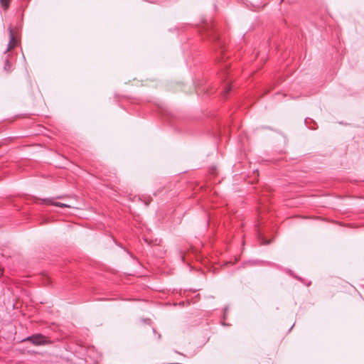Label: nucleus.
Instances as JSON below:
<instances>
[{"label":"nucleus","mask_w":364,"mask_h":364,"mask_svg":"<svg viewBox=\"0 0 364 364\" xmlns=\"http://www.w3.org/2000/svg\"><path fill=\"white\" fill-rule=\"evenodd\" d=\"M230 90H231V87H230L229 83H227L223 88V95L224 96H226Z\"/></svg>","instance_id":"4"},{"label":"nucleus","mask_w":364,"mask_h":364,"mask_svg":"<svg viewBox=\"0 0 364 364\" xmlns=\"http://www.w3.org/2000/svg\"><path fill=\"white\" fill-rule=\"evenodd\" d=\"M2 274H3V272H2V270L0 269V275H2Z\"/></svg>","instance_id":"6"},{"label":"nucleus","mask_w":364,"mask_h":364,"mask_svg":"<svg viewBox=\"0 0 364 364\" xmlns=\"http://www.w3.org/2000/svg\"><path fill=\"white\" fill-rule=\"evenodd\" d=\"M0 3L5 9L9 7V0H0Z\"/></svg>","instance_id":"5"},{"label":"nucleus","mask_w":364,"mask_h":364,"mask_svg":"<svg viewBox=\"0 0 364 364\" xmlns=\"http://www.w3.org/2000/svg\"><path fill=\"white\" fill-rule=\"evenodd\" d=\"M23 341H30L35 346L46 345L49 343V339L41 333H37L27 337Z\"/></svg>","instance_id":"1"},{"label":"nucleus","mask_w":364,"mask_h":364,"mask_svg":"<svg viewBox=\"0 0 364 364\" xmlns=\"http://www.w3.org/2000/svg\"><path fill=\"white\" fill-rule=\"evenodd\" d=\"M9 37H10V39H9V44H8V48L6 50V52H7V51L11 50L12 48H14V47H16V44H17V42L16 41L14 36L12 28L9 27Z\"/></svg>","instance_id":"3"},{"label":"nucleus","mask_w":364,"mask_h":364,"mask_svg":"<svg viewBox=\"0 0 364 364\" xmlns=\"http://www.w3.org/2000/svg\"><path fill=\"white\" fill-rule=\"evenodd\" d=\"M55 198H62V196H58Z\"/></svg>","instance_id":"7"},{"label":"nucleus","mask_w":364,"mask_h":364,"mask_svg":"<svg viewBox=\"0 0 364 364\" xmlns=\"http://www.w3.org/2000/svg\"><path fill=\"white\" fill-rule=\"evenodd\" d=\"M54 198H44L42 200V203L44 204L55 205L60 208H71L72 206L69 204L63 203L60 202H54Z\"/></svg>","instance_id":"2"}]
</instances>
